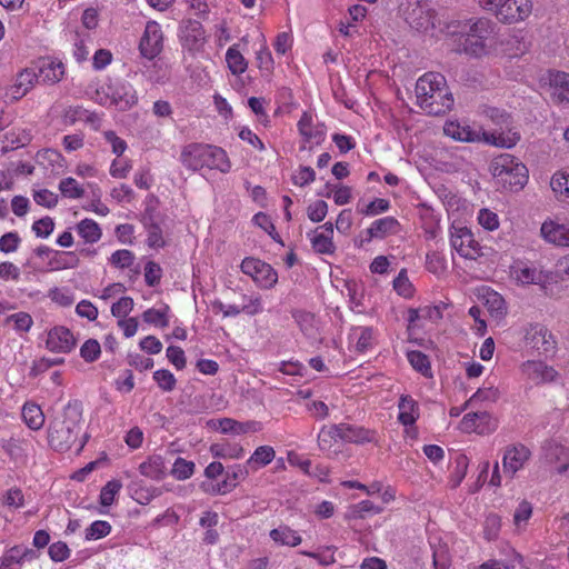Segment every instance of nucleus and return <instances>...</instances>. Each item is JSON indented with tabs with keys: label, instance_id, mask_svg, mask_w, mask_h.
I'll list each match as a JSON object with an SVG mask.
<instances>
[{
	"label": "nucleus",
	"instance_id": "obj_1",
	"mask_svg": "<svg viewBox=\"0 0 569 569\" xmlns=\"http://www.w3.org/2000/svg\"><path fill=\"white\" fill-rule=\"evenodd\" d=\"M496 23L487 18L476 20L451 21L446 26V34L458 42L456 52L469 56H481L485 52L483 41L492 33Z\"/></svg>",
	"mask_w": 569,
	"mask_h": 569
},
{
	"label": "nucleus",
	"instance_id": "obj_2",
	"mask_svg": "<svg viewBox=\"0 0 569 569\" xmlns=\"http://www.w3.org/2000/svg\"><path fill=\"white\" fill-rule=\"evenodd\" d=\"M416 97L418 106L429 116L445 114L455 103L445 76L438 72H427L417 80Z\"/></svg>",
	"mask_w": 569,
	"mask_h": 569
},
{
	"label": "nucleus",
	"instance_id": "obj_3",
	"mask_svg": "<svg viewBox=\"0 0 569 569\" xmlns=\"http://www.w3.org/2000/svg\"><path fill=\"white\" fill-rule=\"evenodd\" d=\"M82 405L69 401L61 413L57 415L48 427V441L57 451H67L77 441L81 431Z\"/></svg>",
	"mask_w": 569,
	"mask_h": 569
},
{
	"label": "nucleus",
	"instance_id": "obj_4",
	"mask_svg": "<svg viewBox=\"0 0 569 569\" xmlns=\"http://www.w3.org/2000/svg\"><path fill=\"white\" fill-rule=\"evenodd\" d=\"M180 162L192 172L208 169L226 174L232 168L231 160L224 149L202 142L186 144L180 153Z\"/></svg>",
	"mask_w": 569,
	"mask_h": 569
},
{
	"label": "nucleus",
	"instance_id": "obj_5",
	"mask_svg": "<svg viewBox=\"0 0 569 569\" xmlns=\"http://www.w3.org/2000/svg\"><path fill=\"white\" fill-rule=\"evenodd\" d=\"M443 132L447 137H450L456 141L471 143L485 142L487 144L501 148H512L520 140V136L516 131H509L507 134H496L487 132L481 128L478 130L473 129L469 124L459 121H447L443 126Z\"/></svg>",
	"mask_w": 569,
	"mask_h": 569
},
{
	"label": "nucleus",
	"instance_id": "obj_6",
	"mask_svg": "<svg viewBox=\"0 0 569 569\" xmlns=\"http://www.w3.org/2000/svg\"><path fill=\"white\" fill-rule=\"evenodd\" d=\"M490 171L503 187H508L510 190L522 189L528 181L526 166L509 153H502L493 158L490 163Z\"/></svg>",
	"mask_w": 569,
	"mask_h": 569
},
{
	"label": "nucleus",
	"instance_id": "obj_7",
	"mask_svg": "<svg viewBox=\"0 0 569 569\" xmlns=\"http://www.w3.org/2000/svg\"><path fill=\"white\" fill-rule=\"evenodd\" d=\"M99 102L103 106H114L124 111L131 109L138 102L137 91L127 81L114 80L100 87L97 90Z\"/></svg>",
	"mask_w": 569,
	"mask_h": 569
},
{
	"label": "nucleus",
	"instance_id": "obj_8",
	"mask_svg": "<svg viewBox=\"0 0 569 569\" xmlns=\"http://www.w3.org/2000/svg\"><path fill=\"white\" fill-rule=\"evenodd\" d=\"M240 268L244 274L250 276L262 289H271L278 282L277 271L269 263L260 259L244 258Z\"/></svg>",
	"mask_w": 569,
	"mask_h": 569
},
{
	"label": "nucleus",
	"instance_id": "obj_9",
	"mask_svg": "<svg viewBox=\"0 0 569 569\" xmlns=\"http://www.w3.org/2000/svg\"><path fill=\"white\" fill-rule=\"evenodd\" d=\"M450 244L465 259L476 260L482 254L480 244L475 240L471 230L467 227L452 226L450 230Z\"/></svg>",
	"mask_w": 569,
	"mask_h": 569
},
{
	"label": "nucleus",
	"instance_id": "obj_10",
	"mask_svg": "<svg viewBox=\"0 0 569 569\" xmlns=\"http://www.w3.org/2000/svg\"><path fill=\"white\" fill-rule=\"evenodd\" d=\"M459 427L463 432L490 435L498 428V420L488 411L469 412L463 416Z\"/></svg>",
	"mask_w": 569,
	"mask_h": 569
},
{
	"label": "nucleus",
	"instance_id": "obj_11",
	"mask_svg": "<svg viewBox=\"0 0 569 569\" xmlns=\"http://www.w3.org/2000/svg\"><path fill=\"white\" fill-rule=\"evenodd\" d=\"M298 131L303 140L302 149H312L313 146H319L326 138V127L323 123L315 122L312 114L305 111L300 117L298 123Z\"/></svg>",
	"mask_w": 569,
	"mask_h": 569
},
{
	"label": "nucleus",
	"instance_id": "obj_12",
	"mask_svg": "<svg viewBox=\"0 0 569 569\" xmlns=\"http://www.w3.org/2000/svg\"><path fill=\"white\" fill-rule=\"evenodd\" d=\"M531 458L530 449L522 443L507 446L502 457L503 472L511 479Z\"/></svg>",
	"mask_w": 569,
	"mask_h": 569
},
{
	"label": "nucleus",
	"instance_id": "obj_13",
	"mask_svg": "<svg viewBox=\"0 0 569 569\" xmlns=\"http://www.w3.org/2000/svg\"><path fill=\"white\" fill-rule=\"evenodd\" d=\"M546 93L557 104H569V73L549 71L545 84Z\"/></svg>",
	"mask_w": 569,
	"mask_h": 569
},
{
	"label": "nucleus",
	"instance_id": "obj_14",
	"mask_svg": "<svg viewBox=\"0 0 569 569\" xmlns=\"http://www.w3.org/2000/svg\"><path fill=\"white\" fill-rule=\"evenodd\" d=\"M527 345L536 349L539 353H549L556 349L557 341L553 335L540 323L530 325L525 336Z\"/></svg>",
	"mask_w": 569,
	"mask_h": 569
},
{
	"label": "nucleus",
	"instance_id": "obj_15",
	"mask_svg": "<svg viewBox=\"0 0 569 569\" xmlns=\"http://www.w3.org/2000/svg\"><path fill=\"white\" fill-rule=\"evenodd\" d=\"M162 46L163 34L160 24L156 21H149L139 44L141 54L152 60L161 52Z\"/></svg>",
	"mask_w": 569,
	"mask_h": 569
},
{
	"label": "nucleus",
	"instance_id": "obj_16",
	"mask_svg": "<svg viewBox=\"0 0 569 569\" xmlns=\"http://www.w3.org/2000/svg\"><path fill=\"white\" fill-rule=\"evenodd\" d=\"M399 228V222L393 217H385L375 220L371 226L361 232L360 239H356V246L363 247L372 239H383L388 234L396 233Z\"/></svg>",
	"mask_w": 569,
	"mask_h": 569
},
{
	"label": "nucleus",
	"instance_id": "obj_17",
	"mask_svg": "<svg viewBox=\"0 0 569 569\" xmlns=\"http://www.w3.org/2000/svg\"><path fill=\"white\" fill-rule=\"evenodd\" d=\"M532 8V0H507L499 10V21L508 24L525 21L531 14Z\"/></svg>",
	"mask_w": 569,
	"mask_h": 569
},
{
	"label": "nucleus",
	"instance_id": "obj_18",
	"mask_svg": "<svg viewBox=\"0 0 569 569\" xmlns=\"http://www.w3.org/2000/svg\"><path fill=\"white\" fill-rule=\"evenodd\" d=\"M543 460L555 467L557 473L562 475L569 470V448L549 440L542 446Z\"/></svg>",
	"mask_w": 569,
	"mask_h": 569
},
{
	"label": "nucleus",
	"instance_id": "obj_19",
	"mask_svg": "<svg viewBox=\"0 0 569 569\" xmlns=\"http://www.w3.org/2000/svg\"><path fill=\"white\" fill-rule=\"evenodd\" d=\"M339 440L355 445H365L378 441L376 430L368 429L357 425L338 423Z\"/></svg>",
	"mask_w": 569,
	"mask_h": 569
},
{
	"label": "nucleus",
	"instance_id": "obj_20",
	"mask_svg": "<svg viewBox=\"0 0 569 569\" xmlns=\"http://www.w3.org/2000/svg\"><path fill=\"white\" fill-rule=\"evenodd\" d=\"M312 249L320 254H332L336 246L333 238V223L326 222L308 233Z\"/></svg>",
	"mask_w": 569,
	"mask_h": 569
},
{
	"label": "nucleus",
	"instance_id": "obj_21",
	"mask_svg": "<svg viewBox=\"0 0 569 569\" xmlns=\"http://www.w3.org/2000/svg\"><path fill=\"white\" fill-rule=\"evenodd\" d=\"M180 39L188 50L199 51L206 42L202 24L197 20L184 21L180 28Z\"/></svg>",
	"mask_w": 569,
	"mask_h": 569
},
{
	"label": "nucleus",
	"instance_id": "obj_22",
	"mask_svg": "<svg viewBox=\"0 0 569 569\" xmlns=\"http://www.w3.org/2000/svg\"><path fill=\"white\" fill-rule=\"evenodd\" d=\"M76 338L66 327H54L48 332L46 346L52 352L69 353L76 347Z\"/></svg>",
	"mask_w": 569,
	"mask_h": 569
},
{
	"label": "nucleus",
	"instance_id": "obj_23",
	"mask_svg": "<svg viewBox=\"0 0 569 569\" xmlns=\"http://www.w3.org/2000/svg\"><path fill=\"white\" fill-rule=\"evenodd\" d=\"M522 372L536 385L553 382L557 377V370L542 361L528 360L521 366Z\"/></svg>",
	"mask_w": 569,
	"mask_h": 569
},
{
	"label": "nucleus",
	"instance_id": "obj_24",
	"mask_svg": "<svg viewBox=\"0 0 569 569\" xmlns=\"http://www.w3.org/2000/svg\"><path fill=\"white\" fill-rule=\"evenodd\" d=\"M40 83L53 84L64 76V66L59 60L49 58L40 59L34 63Z\"/></svg>",
	"mask_w": 569,
	"mask_h": 569
},
{
	"label": "nucleus",
	"instance_id": "obj_25",
	"mask_svg": "<svg viewBox=\"0 0 569 569\" xmlns=\"http://www.w3.org/2000/svg\"><path fill=\"white\" fill-rule=\"evenodd\" d=\"M540 234L547 242L569 247V224H562L552 220L545 221L540 228Z\"/></svg>",
	"mask_w": 569,
	"mask_h": 569
},
{
	"label": "nucleus",
	"instance_id": "obj_26",
	"mask_svg": "<svg viewBox=\"0 0 569 569\" xmlns=\"http://www.w3.org/2000/svg\"><path fill=\"white\" fill-rule=\"evenodd\" d=\"M511 276L520 284H541L547 279L542 270L522 262L511 267Z\"/></svg>",
	"mask_w": 569,
	"mask_h": 569
},
{
	"label": "nucleus",
	"instance_id": "obj_27",
	"mask_svg": "<svg viewBox=\"0 0 569 569\" xmlns=\"http://www.w3.org/2000/svg\"><path fill=\"white\" fill-rule=\"evenodd\" d=\"M398 410V420L403 426H412L419 419V405L410 395L400 396Z\"/></svg>",
	"mask_w": 569,
	"mask_h": 569
},
{
	"label": "nucleus",
	"instance_id": "obj_28",
	"mask_svg": "<svg viewBox=\"0 0 569 569\" xmlns=\"http://www.w3.org/2000/svg\"><path fill=\"white\" fill-rule=\"evenodd\" d=\"M500 44L503 47L502 51L509 57L522 56L528 50V43L520 30L502 36Z\"/></svg>",
	"mask_w": 569,
	"mask_h": 569
},
{
	"label": "nucleus",
	"instance_id": "obj_29",
	"mask_svg": "<svg viewBox=\"0 0 569 569\" xmlns=\"http://www.w3.org/2000/svg\"><path fill=\"white\" fill-rule=\"evenodd\" d=\"M410 26L420 32H428L436 28V14L433 10L418 8L410 16Z\"/></svg>",
	"mask_w": 569,
	"mask_h": 569
},
{
	"label": "nucleus",
	"instance_id": "obj_30",
	"mask_svg": "<svg viewBox=\"0 0 569 569\" xmlns=\"http://www.w3.org/2000/svg\"><path fill=\"white\" fill-rule=\"evenodd\" d=\"M139 471L144 477L153 480H160L167 473L164 459L159 455L151 456L148 460L140 463Z\"/></svg>",
	"mask_w": 569,
	"mask_h": 569
},
{
	"label": "nucleus",
	"instance_id": "obj_31",
	"mask_svg": "<svg viewBox=\"0 0 569 569\" xmlns=\"http://www.w3.org/2000/svg\"><path fill=\"white\" fill-rule=\"evenodd\" d=\"M79 258L73 251H58L56 250L48 261L49 271H59L63 269H71L79 266Z\"/></svg>",
	"mask_w": 569,
	"mask_h": 569
},
{
	"label": "nucleus",
	"instance_id": "obj_32",
	"mask_svg": "<svg viewBox=\"0 0 569 569\" xmlns=\"http://www.w3.org/2000/svg\"><path fill=\"white\" fill-rule=\"evenodd\" d=\"M349 339L356 341L355 346L358 352H367L375 345L373 329L371 327H353Z\"/></svg>",
	"mask_w": 569,
	"mask_h": 569
},
{
	"label": "nucleus",
	"instance_id": "obj_33",
	"mask_svg": "<svg viewBox=\"0 0 569 569\" xmlns=\"http://www.w3.org/2000/svg\"><path fill=\"white\" fill-rule=\"evenodd\" d=\"M382 508L375 505L370 500H362L358 503L350 506L346 511L347 520L366 519L369 516L379 515L382 512Z\"/></svg>",
	"mask_w": 569,
	"mask_h": 569
},
{
	"label": "nucleus",
	"instance_id": "obj_34",
	"mask_svg": "<svg viewBox=\"0 0 569 569\" xmlns=\"http://www.w3.org/2000/svg\"><path fill=\"white\" fill-rule=\"evenodd\" d=\"M34 83H40L38 79V73L34 64L32 67L26 68L22 70L14 82V94L19 97H23L29 92L30 89L34 86Z\"/></svg>",
	"mask_w": 569,
	"mask_h": 569
},
{
	"label": "nucleus",
	"instance_id": "obj_35",
	"mask_svg": "<svg viewBox=\"0 0 569 569\" xmlns=\"http://www.w3.org/2000/svg\"><path fill=\"white\" fill-rule=\"evenodd\" d=\"M274 457L276 451L271 446H260L246 461V466L249 467L250 470L256 471L269 465L274 459Z\"/></svg>",
	"mask_w": 569,
	"mask_h": 569
},
{
	"label": "nucleus",
	"instance_id": "obj_36",
	"mask_svg": "<svg viewBox=\"0 0 569 569\" xmlns=\"http://www.w3.org/2000/svg\"><path fill=\"white\" fill-rule=\"evenodd\" d=\"M270 538L278 545L296 547L301 543V536L288 526H279L269 533Z\"/></svg>",
	"mask_w": 569,
	"mask_h": 569
},
{
	"label": "nucleus",
	"instance_id": "obj_37",
	"mask_svg": "<svg viewBox=\"0 0 569 569\" xmlns=\"http://www.w3.org/2000/svg\"><path fill=\"white\" fill-rule=\"evenodd\" d=\"M22 418L26 425L32 430H39L43 427L44 415L40 406L33 402H26L22 407Z\"/></svg>",
	"mask_w": 569,
	"mask_h": 569
},
{
	"label": "nucleus",
	"instance_id": "obj_38",
	"mask_svg": "<svg viewBox=\"0 0 569 569\" xmlns=\"http://www.w3.org/2000/svg\"><path fill=\"white\" fill-rule=\"evenodd\" d=\"M249 467L244 465H234L224 471L222 487L231 492L240 481H243L249 475Z\"/></svg>",
	"mask_w": 569,
	"mask_h": 569
},
{
	"label": "nucleus",
	"instance_id": "obj_39",
	"mask_svg": "<svg viewBox=\"0 0 569 569\" xmlns=\"http://www.w3.org/2000/svg\"><path fill=\"white\" fill-rule=\"evenodd\" d=\"M78 234L87 243H96L102 237L100 226L92 219L86 218L77 224Z\"/></svg>",
	"mask_w": 569,
	"mask_h": 569
},
{
	"label": "nucleus",
	"instance_id": "obj_40",
	"mask_svg": "<svg viewBox=\"0 0 569 569\" xmlns=\"http://www.w3.org/2000/svg\"><path fill=\"white\" fill-rule=\"evenodd\" d=\"M407 359L411 367L423 377H432L430 360L427 355L419 350L407 352Z\"/></svg>",
	"mask_w": 569,
	"mask_h": 569
},
{
	"label": "nucleus",
	"instance_id": "obj_41",
	"mask_svg": "<svg viewBox=\"0 0 569 569\" xmlns=\"http://www.w3.org/2000/svg\"><path fill=\"white\" fill-rule=\"evenodd\" d=\"M210 452L214 458L221 459H240L244 455V450L241 446L223 443L211 445Z\"/></svg>",
	"mask_w": 569,
	"mask_h": 569
},
{
	"label": "nucleus",
	"instance_id": "obj_42",
	"mask_svg": "<svg viewBox=\"0 0 569 569\" xmlns=\"http://www.w3.org/2000/svg\"><path fill=\"white\" fill-rule=\"evenodd\" d=\"M433 569H448L451 563L450 552L447 543L438 541L431 543Z\"/></svg>",
	"mask_w": 569,
	"mask_h": 569
},
{
	"label": "nucleus",
	"instance_id": "obj_43",
	"mask_svg": "<svg viewBox=\"0 0 569 569\" xmlns=\"http://www.w3.org/2000/svg\"><path fill=\"white\" fill-rule=\"evenodd\" d=\"M226 61L232 74H241L247 68L248 63L241 52L236 46L230 47L226 52Z\"/></svg>",
	"mask_w": 569,
	"mask_h": 569
},
{
	"label": "nucleus",
	"instance_id": "obj_44",
	"mask_svg": "<svg viewBox=\"0 0 569 569\" xmlns=\"http://www.w3.org/2000/svg\"><path fill=\"white\" fill-rule=\"evenodd\" d=\"M254 422H239L231 418L219 420V428L222 433L243 435L253 431Z\"/></svg>",
	"mask_w": 569,
	"mask_h": 569
},
{
	"label": "nucleus",
	"instance_id": "obj_45",
	"mask_svg": "<svg viewBox=\"0 0 569 569\" xmlns=\"http://www.w3.org/2000/svg\"><path fill=\"white\" fill-rule=\"evenodd\" d=\"M168 311L169 307L167 305L161 309L150 308L142 313V319L149 325L166 328L169 326Z\"/></svg>",
	"mask_w": 569,
	"mask_h": 569
},
{
	"label": "nucleus",
	"instance_id": "obj_46",
	"mask_svg": "<svg viewBox=\"0 0 569 569\" xmlns=\"http://www.w3.org/2000/svg\"><path fill=\"white\" fill-rule=\"evenodd\" d=\"M469 466V459L466 455H458L455 458V467L450 475V483L452 488L458 487L465 479Z\"/></svg>",
	"mask_w": 569,
	"mask_h": 569
},
{
	"label": "nucleus",
	"instance_id": "obj_47",
	"mask_svg": "<svg viewBox=\"0 0 569 569\" xmlns=\"http://www.w3.org/2000/svg\"><path fill=\"white\" fill-rule=\"evenodd\" d=\"M550 186L562 201L569 203V172H557L552 176Z\"/></svg>",
	"mask_w": 569,
	"mask_h": 569
},
{
	"label": "nucleus",
	"instance_id": "obj_48",
	"mask_svg": "<svg viewBox=\"0 0 569 569\" xmlns=\"http://www.w3.org/2000/svg\"><path fill=\"white\" fill-rule=\"evenodd\" d=\"M426 268L429 272L441 276L447 270V260L439 251L428 252L426 256Z\"/></svg>",
	"mask_w": 569,
	"mask_h": 569
},
{
	"label": "nucleus",
	"instance_id": "obj_49",
	"mask_svg": "<svg viewBox=\"0 0 569 569\" xmlns=\"http://www.w3.org/2000/svg\"><path fill=\"white\" fill-rule=\"evenodd\" d=\"M122 488L120 480L112 479L108 481L101 489L99 501L103 507H109L114 502L116 496Z\"/></svg>",
	"mask_w": 569,
	"mask_h": 569
},
{
	"label": "nucleus",
	"instance_id": "obj_50",
	"mask_svg": "<svg viewBox=\"0 0 569 569\" xmlns=\"http://www.w3.org/2000/svg\"><path fill=\"white\" fill-rule=\"evenodd\" d=\"M339 440V431L338 425H332L330 427H323L318 435V445L321 450H329L333 442Z\"/></svg>",
	"mask_w": 569,
	"mask_h": 569
},
{
	"label": "nucleus",
	"instance_id": "obj_51",
	"mask_svg": "<svg viewBox=\"0 0 569 569\" xmlns=\"http://www.w3.org/2000/svg\"><path fill=\"white\" fill-rule=\"evenodd\" d=\"M193 472L194 463L180 457L176 459L171 469L172 476L178 480L189 479Z\"/></svg>",
	"mask_w": 569,
	"mask_h": 569
},
{
	"label": "nucleus",
	"instance_id": "obj_52",
	"mask_svg": "<svg viewBox=\"0 0 569 569\" xmlns=\"http://www.w3.org/2000/svg\"><path fill=\"white\" fill-rule=\"evenodd\" d=\"M6 322L12 325L17 332H27L30 330L33 320L27 312H17L7 317Z\"/></svg>",
	"mask_w": 569,
	"mask_h": 569
},
{
	"label": "nucleus",
	"instance_id": "obj_53",
	"mask_svg": "<svg viewBox=\"0 0 569 569\" xmlns=\"http://www.w3.org/2000/svg\"><path fill=\"white\" fill-rule=\"evenodd\" d=\"M501 528V519L497 513H490L486 517L483 523V537L488 541L496 540Z\"/></svg>",
	"mask_w": 569,
	"mask_h": 569
},
{
	"label": "nucleus",
	"instance_id": "obj_54",
	"mask_svg": "<svg viewBox=\"0 0 569 569\" xmlns=\"http://www.w3.org/2000/svg\"><path fill=\"white\" fill-rule=\"evenodd\" d=\"M111 531V525L108 521L96 520L86 529L87 540H98L108 536Z\"/></svg>",
	"mask_w": 569,
	"mask_h": 569
},
{
	"label": "nucleus",
	"instance_id": "obj_55",
	"mask_svg": "<svg viewBox=\"0 0 569 569\" xmlns=\"http://www.w3.org/2000/svg\"><path fill=\"white\" fill-rule=\"evenodd\" d=\"M241 312L248 316H256L263 310L261 297L258 295L242 296V305L239 307Z\"/></svg>",
	"mask_w": 569,
	"mask_h": 569
},
{
	"label": "nucleus",
	"instance_id": "obj_56",
	"mask_svg": "<svg viewBox=\"0 0 569 569\" xmlns=\"http://www.w3.org/2000/svg\"><path fill=\"white\" fill-rule=\"evenodd\" d=\"M153 379L158 387L166 392H170L176 388L177 380L173 373L167 369H159L154 371Z\"/></svg>",
	"mask_w": 569,
	"mask_h": 569
},
{
	"label": "nucleus",
	"instance_id": "obj_57",
	"mask_svg": "<svg viewBox=\"0 0 569 569\" xmlns=\"http://www.w3.org/2000/svg\"><path fill=\"white\" fill-rule=\"evenodd\" d=\"M499 398V391L496 388H480L478 389L465 403L463 407L468 408L477 401H492Z\"/></svg>",
	"mask_w": 569,
	"mask_h": 569
},
{
	"label": "nucleus",
	"instance_id": "obj_58",
	"mask_svg": "<svg viewBox=\"0 0 569 569\" xmlns=\"http://www.w3.org/2000/svg\"><path fill=\"white\" fill-rule=\"evenodd\" d=\"M253 222L257 226H259L260 228H262L274 241H277L283 246V242H282L279 233L277 232L274 224L272 223V221L266 213H263V212L256 213L253 216Z\"/></svg>",
	"mask_w": 569,
	"mask_h": 569
},
{
	"label": "nucleus",
	"instance_id": "obj_59",
	"mask_svg": "<svg viewBox=\"0 0 569 569\" xmlns=\"http://www.w3.org/2000/svg\"><path fill=\"white\" fill-rule=\"evenodd\" d=\"M59 190L64 197L71 199H79L83 196L84 191L79 187L76 179L73 178H64L59 183Z\"/></svg>",
	"mask_w": 569,
	"mask_h": 569
},
{
	"label": "nucleus",
	"instance_id": "obj_60",
	"mask_svg": "<svg viewBox=\"0 0 569 569\" xmlns=\"http://www.w3.org/2000/svg\"><path fill=\"white\" fill-rule=\"evenodd\" d=\"M100 353L101 347L96 339H88L80 348V356L86 362L96 361Z\"/></svg>",
	"mask_w": 569,
	"mask_h": 569
},
{
	"label": "nucleus",
	"instance_id": "obj_61",
	"mask_svg": "<svg viewBox=\"0 0 569 569\" xmlns=\"http://www.w3.org/2000/svg\"><path fill=\"white\" fill-rule=\"evenodd\" d=\"M292 317L300 327L301 331L311 336L313 333V315L303 310H295Z\"/></svg>",
	"mask_w": 569,
	"mask_h": 569
},
{
	"label": "nucleus",
	"instance_id": "obj_62",
	"mask_svg": "<svg viewBox=\"0 0 569 569\" xmlns=\"http://www.w3.org/2000/svg\"><path fill=\"white\" fill-rule=\"evenodd\" d=\"M134 261V254L127 249L114 251L110 257V263L117 268H129Z\"/></svg>",
	"mask_w": 569,
	"mask_h": 569
},
{
	"label": "nucleus",
	"instance_id": "obj_63",
	"mask_svg": "<svg viewBox=\"0 0 569 569\" xmlns=\"http://www.w3.org/2000/svg\"><path fill=\"white\" fill-rule=\"evenodd\" d=\"M393 289L405 298L412 296V284L405 269H402L393 280Z\"/></svg>",
	"mask_w": 569,
	"mask_h": 569
},
{
	"label": "nucleus",
	"instance_id": "obj_64",
	"mask_svg": "<svg viewBox=\"0 0 569 569\" xmlns=\"http://www.w3.org/2000/svg\"><path fill=\"white\" fill-rule=\"evenodd\" d=\"M133 305L131 297H121L111 306V313L116 318L123 319L132 311Z\"/></svg>",
	"mask_w": 569,
	"mask_h": 569
}]
</instances>
